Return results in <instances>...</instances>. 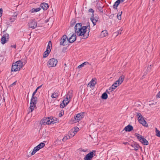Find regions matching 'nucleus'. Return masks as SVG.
I'll list each match as a JSON object with an SVG mask.
<instances>
[{"instance_id": "nucleus-4", "label": "nucleus", "mask_w": 160, "mask_h": 160, "mask_svg": "<svg viewBox=\"0 0 160 160\" xmlns=\"http://www.w3.org/2000/svg\"><path fill=\"white\" fill-rule=\"evenodd\" d=\"M136 114L138 118L139 122L143 126L146 127H147L148 126V124L147 123L146 121L144 120L141 114L139 112H137Z\"/></svg>"}, {"instance_id": "nucleus-3", "label": "nucleus", "mask_w": 160, "mask_h": 160, "mask_svg": "<svg viewBox=\"0 0 160 160\" xmlns=\"http://www.w3.org/2000/svg\"><path fill=\"white\" fill-rule=\"evenodd\" d=\"M41 122L42 124L43 125L53 124L56 122L53 118H52L51 117L50 118L49 117L44 118L41 120Z\"/></svg>"}, {"instance_id": "nucleus-27", "label": "nucleus", "mask_w": 160, "mask_h": 160, "mask_svg": "<svg viewBox=\"0 0 160 160\" xmlns=\"http://www.w3.org/2000/svg\"><path fill=\"white\" fill-rule=\"evenodd\" d=\"M41 9V8H33L31 9V12L33 13L39 11Z\"/></svg>"}, {"instance_id": "nucleus-36", "label": "nucleus", "mask_w": 160, "mask_h": 160, "mask_svg": "<svg viewBox=\"0 0 160 160\" xmlns=\"http://www.w3.org/2000/svg\"><path fill=\"white\" fill-rule=\"evenodd\" d=\"M90 26H89V27H87V31H88V32L87 33L86 35H88H88H89V32H90Z\"/></svg>"}, {"instance_id": "nucleus-55", "label": "nucleus", "mask_w": 160, "mask_h": 160, "mask_svg": "<svg viewBox=\"0 0 160 160\" xmlns=\"http://www.w3.org/2000/svg\"><path fill=\"white\" fill-rule=\"evenodd\" d=\"M62 114H61V113H60L59 115V116L60 117H61L62 116Z\"/></svg>"}, {"instance_id": "nucleus-28", "label": "nucleus", "mask_w": 160, "mask_h": 160, "mask_svg": "<svg viewBox=\"0 0 160 160\" xmlns=\"http://www.w3.org/2000/svg\"><path fill=\"white\" fill-rule=\"evenodd\" d=\"M101 98L102 99H106L108 98V95L106 92H104L102 95Z\"/></svg>"}, {"instance_id": "nucleus-32", "label": "nucleus", "mask_w": 160, "mask_h": 160, "mask_svg": "<svg viewBox=\"0 0 160 160\" xmlns=\"http://www.w3.org/2000/svg\"><path fill=\"white\" fill-rule=\"evenodd\" d=\"M155 129L156 135L158 137H160V131L158 130L156 128H155Z\"/></svg>"}, {"instance_id": "nucleus-51", "label": "nucleus", "mask_w": 160, "mask_h": 160, "mask_svg": "<svg viewBox=\"0 0 160 160\" xmlns=\"http://www.w3.org/2000/svg\"><path fill=\"white\" fill-rule=\"evenodd\" d=\"M11 47L12 48H16V45H12Z\"/></svg>"}, {"instance_id": "nucleus-24", "label": "nucleus", "mask_w": 160, "mask_h": 160, "mask_svg": "<svg viewBox=\"0 0 160 160\" xmlns=\"http://www.w3.org/2000/svg\"><path fill=\"white\" fill-rule=\"evenodd\" d=\"M108 32L106 30H104L101 32V36L102 37H103L107 36L108 35Z\"/></svg>"}, {"instance_id": "nucleus-30", "label": "nucleus", "mask_w": 160, "mask_h": 160, "mask_svg": "<svg viewBox=\"0 0 160 160\" xmlns=\"http://www.w3.org/2000/svg\"><path fill=\"white\" fill-rule=\"evenodd\" d=\"M66 99H67L66 100V103H65L64 102L65 100H63L62 102V103L63 104L64 107H65L69 103V102L70 101V100L68 98H66Z\"/></svg>"}, {"instance_id": "nucleus-42", "label": "nucleus", "mask_w": 160, "mask_h": 160, "mask_svg": "<svg viewBox=\"0 0 160 160\" xmlns=\"http://www.w3.org/2000/svg\"><path fill=\"white\" fill-rule=\"evenodd\" d=\"M112 89V88H111V87L109 88L108 90H107L106 91V92L108 93L109 94L110 92H111L112 91H111V90Z\"/></svg>"}, {"instance_id": "nucleus-9", "label": "nucleus", "mask_w": 160, "mask_h": 160, "mask_svg": "<svg viewBox=\"0 0 160 160\" xmlns=\"http://www.w3.org/2000/svg\"><path fill=\"white\" fill-rule=\"evenodd\" d=\"M9 38V34L6 33L3 35L1 38V42L2 44H4L8 40Z\"/></svg>"}, {"instance_id": "nucleus-10", "label": "nucleus", "mask_w": 160, "mask_h": 160, "mask_svg": "<svg viewBox=\"0 0 160 160\" xmlns=\"http://www.w3.org/2000/svg\"><path fill=\"white\" fill-rule=\"evenodd\" d=\"M29 26L32 29H34L37 27V23L35 20H30L29 23Z\"/></svg>"}, {"instance_id": "nucleus-53", "label": "nucleus", "mask_w": 160, "mask_h": 160, "mask_svg": "<svg viewBox=\"0 0 160 160\" xmlns=\"http://www.w3.org/2000/svg\"><path fill=\"white\" fill-rule=\"evenodd\" d=\"M117 18H118V19L119 20H120L121 19V16H117Z\"/></svg>"}, {"instance_id": "nucleus-49", "label": "nucleus", "mask_w": 160, "mask_h": 160, "mask_svg": "<svg viewBox=\"0 0 160 160\" xmlns=\"http://www.w3.org/2000/svg\"><path fill=\"white\" fill-rule=\"evenodd\" d=\"M122 12L121 11V12H119L118 14H117V16H121L122 14Z\"/></svg>"}, {"instance_id": "nucleus-47", "label": "nucleus", "mask_w": 160, "mask_h": 160, "mask_svg": "<svg viewBox=\"0 0 160 160\" xmlns=\"http://www.w3.org/2000/svg\"><path fill=\"white\" fill-rule=\"evenodd\" d=\"M122 30H119V31H118L117 32H116L118 33V34H121L122 32Z\"/></svg>"}, {"instance_id": "nucleus-12", "label": "nucleus", "mask_w": 160, "mask_h": 160, "mask_svg": "<svg viewBox=\"0 0 160 160\" xmlns=\"http://www.w3.org/2000/svg\"><path fill=\"white\" fill-rule=\"evenodd\" d=\"M131 146L133 148L132 150H134L135 151H137L139 148H142L138 144L135 142L132 143L131 145Z\"/></svg>"}, {"instance_id": "nucleus-57", "label": "nucleus", "mask_w": 160, "mask_h": 160, "mask_svg": "<svg viewBox=\"0 0 160 160\" xmlns=\"http://www.w3.org/2000/svg\"><path fill=\"white\" fill-rule=\"evenodd\" d=\"M77 129V130H78V129H79V128L78 127H76L75 128V129L76 130Z\"/></svg>"}, {"instance_id": "nucleus-11", "label": "nucleus", "mask_w": 160, "mask_h": 160, "mask_svg": "<svg viewBox=\"0 0 160 160\" xmlns=\"http://www.w3.org/2000/svg\"><path fill=\"white\" fill-rule=\"evenodd\" d=\"M15 62L12 63L11 70V72H15L19 71L20 70L19 68Z\"/></svg>"}, {"instance_id": "nucleus-31", "label": "nucleus", "mask_w": 160, "mask_h": 160, "mask_svg": "<svg viewBox=\"0 0 160 160\" xmlns=\"http://www.w3.org/2000/svg\"><path fill=\"white\" fill-rule=\"evenodd\" d=\"M70 139V136H68V135H66L64 137V138L62 139V140L63 141L65 142L66 140H67L68 139Z\"/></svg>"}, {"instance_id": "nucleus-7", "label": "nucleus", "mask_w": 160, "mask_h": 160, "mask_svg": "<svg viewBox=\"0 0 160 160\" xmlns=\"http://www.w3.org/2000/svg\"><path fill=\"white\" fill-rule=\"evenodd\" d=\"M58 61L57 59L52 58L50 59L48 62V65L49 67H54L58 63Z\"/></svg>"}, {"instance_id": "nucleus-40", "label": "nucleus", "mask_w": 160, "mask_h": 160, "mask_svg": "<svg viewBox=\"0 0 160 160\" xmlns=\"http://www.w3.org/2000/svg\"><path fill=\"white\" fill-rule=\"evenodd\" d=\"M36 150H37V151L39 150L40 149V148L39 146H38V145L36 147H35L34 148Z\"/></svg>"}, {"instance_id": "nucleus-34", "label": "nucleus", "mask_w": 160, "mask_h": 160, "mask_svg": "<svg viewBox=\"0 0 160 160\" xmlns=\"http://www.w3.org/2000/svg\"><path fill=\"white\" fill-rule=\"evenodd\" d=\"M103 7L102 6H98L97 8L98 10L101 12H103Z\"/></svg>"}, {"instance_id": "nucleus-52", "label": "nucleus", "mask_w": 160, "mask_h": 160, "mask_svg": "<svg viewBox=\"0 0 160 160\" xmlns=\"http://www.w3.org/2000/svg\"><path fill=\"white\" fill-rule=\"evenodd\" d=\"M90 26V23L89 22H88L87 23V26L86 27V28L88 27H89Z\"/></svg>"}, {"instance_id": "nucleus-17", "label": "nucleus", "mask_w": 160, "mask_h": 160, "mask_svg": "<svg viewBox=\"0 0 160 160\" xmlns=\"http://www.w3.org/2000/svg\"><path fill=\"white\" fill-rule=\"evenodd\" d=\"M124 78V76L122 75L118 79L117 81V82H118V85H120L123 81Z\"/></svg>"}, {"instance_id": "nucleus-41", "label": "nucleus", "mask_w": 160, "mask_h": 160, "mask_svg": "<svg viewBox=\"0 0 160 160\" xmlns=\"http://www.w3.org/2000/svg\"><path fill=\"white\" fill-rule=\"evenodd\" d=\"M88 12H92V13H94V11L92 8H90L88 10Z\"/></svg>"}, {"instance_id": "nucleus-43", "label": "nucleus", "mask_w": 160, "mask_h": 160, "mask_svg": "<svg viewBox=\"0 0 160 160\" xmlns=\"http://www.w3.org/2000/svg\"><path fill=\"white\" fill-rule=\"evenodd\" d=\"M38 90H37L36 89L35 90V91L33 92L32 93V96L33 97L34 96H35V95L37 92Z\"/></svg>"}, {"instance_id": "nucleus-13", "label": "nucleus", "mask_w": 160, "mask_h": 160, "mask_svg": "<svg viewBox=\"0 0 160 160\" xmlns=\"http://www.w3.org/2000/svg\"><path fill=\"white\" fill-rule=\"evenodd\" d=\"M83 113H79L74 116V118L75 120L79 121L83 117Z\"/></svg>"}, {"instance_id": "nucleus-29", "label": "nucleus", "mask_w": 160, "mask_h": 160, "mask_svg": "<svg viewBox=\"0 0 160 160\" xmlns=\"http://www.w3.org/2000/svg\"><path fill=\"white\" fill-rule=\"evenodd\" d=\"M50 52H49L48 51H47L46 50L45 52H44L43 53V57L44 58L47 57L49 55Z\"/></svg>"}, {"instance_id": "nucleus-59", "label": "nucleus", "mask_w": 160, "mask_h": 160, "mask_svg": "<svg viewBox=\"0 0 160 160\" xmlns=\"http://www.w3.org/2000/svg\"><path fill=\"white\" fill-rule=\"evenodd\" d=\"M127 143H128V142H125V143H124V144H127Z\"/></svg>"}, {"instance_id": "nucleus-16", "label": "nucleus", "mask_w": 160, "mask_h": 160, "mask_svg": "<svg viewBox=\"0 0 160 160\" xmlns=\"http://www.w3.org/2000/svg\"><path fill=\"white\" fill-rule=\"evenodd\" d=\"M40 7L44 10H46L49 7V6L48 3L45 2L42 3L41 4Z\"/></svg>"}, {"instance_id": "nucleus-6", "label": "nucleus", "mask_w": 160, "mask_h": 160, "mask_svg": "<svg viewBox=\"0 0 160 160\" xmlns=\"http://www.w3.org/2000/svg\"><path fill=\"white\" fill-rule=\"evenodd\" d=\"M90 20L93 24V26L95 25L97 22H99L98 16V15L95 16L94 13H92Z\"/></svg>"}, {"instance_id": "nucleus-35", "label": "nucleus", "mask_w": 160, "mask_h": 160, "mask_svg": "<svg viewBox=\"0 0 160 160\" xmlns=\"http://www.w3.org/2000/svg\"><path fill=\"white\" fill-rule=\"evenodd\" d=\"M45 143L42 142L40 143L39 145H38V146L40 147L41 149L43 147L45 146Z\"/></svg>"}, {"instance_id": "nucleus-54", "label": "nucleus", "mask_w": 160, "mask_h": 160, "mask_svg": "<svg viewBox=\"0 0 160 160\" xmlns=\"http://www.w3.org/2000/svg\"><path fill=\"white\" fill-rule=\"evenodd\" d=\"M42 85L40 86H39L37 88H36V89L37 90H38L40 88L42 87Z\"/></svg>"}, {"instance_id": "nucleus-2", "label": "nucleus", "mask_w": 160, "mask_h": 160, "mask_svg": "<svg viewBox=\"0 0 160 160\" xmlns=\"http://www.w3.org/2000/svg\"><path fill=\"white\" fill-rule=\"evenodd\" d=\"M38 101V98L36 96H32V98L30 102V105L28 108V114L32 112L35 108H36V104Z\"/></svg>"}, {"instance_id": "nucleus-61", "label": "nucleus", "mask_w": 160, "mask_h": 160, "mask_svg": "<svg viewBox=\"0 0 160 160\" xmlns=\"http://www.w3.org/2000/svg\"><path fill=\"white\" fill-rule=\"evenodd\" d=\"M153 1H154V0H152Z\"/></svg>"}, {"instance_id": "nucleus-25", "label": "nucleus", "mask_w": 160, "mask_h": 160, "mask_svg": "<svg viewBox=\"0 0 160 160\" xmlns=\"http://www.w3.org/2000/svg\"><path fill=\"white\" fill-rule=\"evenodd\" d=\"M72 91H69L67 95L66 98H68L69 100H70L72 97Z\"/></svg>"}, {"instance_id": "nucleus-14", "label": "nucleus", "mask_w": 160, "mask_h": 160, "mask_svg": "<svg viewBox=\"0 0 160 160\" xmlns=\"http://www.w3.org/2000/svg\"><path fill=\"white\" fill-rule=\"evenodd\" d=\"M76 35L75 34H72L69 39H68V41L70 43L74 42L76 40Z\"/></svg>"}, {"instance_id": "nucleus-22", "label": "nucleus", "mask_w": 160, "mask_h": 160, "mask_svg": "<svg viewBox=\"0 0 160 160\" xmlns=\"http://www.w3.org/2000/svg\"><path fill=\"white\" fill-rule=\"evenodd\" d=\"M52 47V42L51 41L48 42V44L47 48V51L50 52Z\"/></svg>"}, {"instance_id": "nucleus-44", "label": "nucleus", "mask_w": 160, "mask_h": 160, "mask_svg": "<svg viewBox=\"0 0 160 160\" xmlns=\"http://www.w3.org/2000/svg\"><path fill=\"white\" fill-rule=\"evenodd\" d=\"M2 12L3 10L2 9V8H1L0 9V17H1L2 16Z\"/></svg>"}, {"instance_id": "nucleus-48", "label": "nucleus", "mask_w": 160, "mask_h": 160, "mask_svg": "<svg viewBox=\"0 0 160 160\" xmlns=\"http://www.w3.org/2000/svg\"><path fill=\"white\" fill-rule=\"evenodd\" d=\"M83 64L84 65V66L85 65H88V64H89V63L88 62H84L83 63Z\"/></svg>"}, {"instance_id": "nucleus-46", "label": "nucleus", "mask_w": 160, "mask_h": 160, "mask_svg": "<svg viewBox=\"0 0 160 160\" xmlns=\"http://www.w3.org/2000/svg\"><path fill=\"white\" fill-rule=\"evenodd\" d=\"M84 66V65L83 64V63H82V64H81V65H80L78 66V68H82V67H83V66Z\"/></svg>"}, {"instance_id": "nucleus-26", "label": "nucleus", "mask_w": 160, "mask_h": 160, "mask_svg": "<svg viewBox=\"0 0 160 160\" xmlns=\"http://www.w3.org/2000/svg\"><path fill=\"white\" fill-rule=\"evenodd\" d=\"M120 2L119 0H117L114 4L113 7L114 9H117V8L118 7Z\"/></svg>"}, {"instance_id": "nucleus-15", "label": "nucleus", "mask_w": 160, "mask_h": 160, "mask_svg": "<svg viewBox=\"0 0 160 160\" xmlns=\"http://www.w3.org/2000/svg\"><path fill=\"white\" fill-rule=\"evenodd\" d=\"M60 95V92L58 90H56L52 93L51 97L52 98H57Z\"/></svg>"}, {"instance_id": "nucleus-58", "label": "nucleus", "mask_w": 160, "mask_h": 160, "mask_svg": "<svg viewBox=\"0 0 160 160\" xmlns=\"http://www.w3.org/2000/svg\"><path fill=\"white\" fill-rule=\"evenodd\" d=\"M124 0H119L120 2L121 1L122 2H123L124 1Z\"/></svg>"}, {"instance_id": "nucleus-23", "label": "nucleus", "mask_w": 160, "mask_h": 160, "mask_svg": "<svg viewBox=\"0 0 160 160\" xmlns=\"http://www.w3.org/2000/svg\"><path fill=\"white\" fill-rule=\"evenodd\" d=\"M61 41L60 42V45L62 46H65L67 45V43L66 42V40H65V39L61 38Z\"/></svg>"}, {"instance_id": "nucleus-21", "label": "nucleus", "mask_w": 160, "mask_h": 160, "mask_svg": "<svg viewBox=\"0 0 160 160\" xmlns=\"http://www.w3.org/2000/svg\"><path fill=\"white\" fill-rule=\"evenodd\" d=\"M15 63L16 64H17V66L20 69L23 66V64L22 62L19 60L17 61Z\"/></svg>"}, {"instance_id": "nucleus-50", "label": "nucleus", "mask_w": 160, "mask_h": 160, "mask_svg": "<svg viewBox=\"0 0 160 160\" xmlns=\"http://www.w3.org/2000/svg\"><path fill=\"white\" fill-rule=\"evenodd\" d=\"M16 84V82H14L13 83H12V84H11L10 86L11 87H12L13 85H15Z\"/></svg>"}, {"instance_id": "nucleus-18", "label": "nucleus", "mask_w": 160, "mask_h": 160, "mask_svg": "<svg viewBox=\"0 0 160 160\" xmlns=\"http://www.w3.org/2000/svg\"><path fill=\"white\" fill-rule=\"evenodd\" d=\"M133 129V127L131 125H128L124 128V130L127 132H130Z\"/></svg>"}, {"instance_id": "nucleus-8", "label": "nucleus", "mask_w": 160, "mask_h": 160, "mask_svg": "<svg viewBox=\"0 0 160 160\" xmlns=\"http://www.w3.org/2000/svg\"><path fill=\"white\" fill-rule=\"evenodd\" d=\"M95 152L96 151L93 150L92 152L89 153L84 157V160H91L93 157L94 153L95 154Z\"/></svg>"}, {"instance_id": "nucleus-33", "label": "nucleus", "mask_w": 160, "mask_h": 160, "mask_svg": "<svg viewBox=\"0 0 160 160\" xmlns=\"http://www.w3.org/2000/svg\"><path fill=\"white\" fill-rule=\"evenodd\" d=\"M76 22L75 19H72L70 22V26L73 27L75 24Z\"/></svg>"}, {"instance_id": "nucleus-20", "label": "nucleus", "mask_w": 160, "mask_h": 160, "mask_svg": "<svg viewBox=\"0 0 160 160\" xmlns=\"http://www.w3.org/2000/svg\"><path fill=\"white\" fill-rule=\"evenodd\" d=\"M96 84V82L93 79H92L90 82L88 84L90 88L94 87Z\"/></svg>"}, {"instance_id": "nucleus-56", "label": "nucleus", "mask_w": 160, "mask_h": 160, "mask_svg": "<svg viewBox=\"0 0 160 160\" xmlns=\"http://www.w3.org/2000/svg\"><path fill=\"white\" fill-rule=\"evenodd\" d=\"M49 20V19H47L45 20V22L47 23V22Z\"/></svg>"}, {"instance_id": "nucleus-5", "label": "nucleus", "mask_w": 160, "mask_h": 160, "mask_svg": "<svg viewBox=\"0 0 160 160\" xmlns=\"http://www.w3.org/2000/svg\"><path fill=\"white\" fill-rule=\"evenodd\" d=\"M136 136L137 137L138 140L144 145H147L148 144V141L141 135H140L138 133L135 134Z\"/></svg>"}, {"instance_id": "nucleus-1", "label": "nucleus", "mask_w": 160, "mask_h": 160, "mask_svg": "<svg viewBox=\"0 0 160 160\" xmlns=\"http://www.w3.org/2000/svg\"><path fill=\"white\" fill-rule=\"evenodd\" d=\"M75 32L78 36H82L83 39H85L88 37V34L85 35L87 30L86 26L82 27L80 23H77L74 27Z\"/></svg>"}, {"instance_id": "nucleus-19", "label": "nucleus", "mask_w": 160, "mask_h": 160, "mask_svg": "<svg viewBox=\"0 0 160 160\" xmlns=\"http://www.w3.org/2000/svg\"><path fill=\"white\" fill-rule=\"evenodd\" d=\"M77 132L76 130H71L68 132V135L70 136V138L73 137L77 133Z\"/></svg>"}, {"instance_id": "nucleus-45", "label": "nucleus", "mask_w": 160, "mask_h": 160, "mask_svg": "<svg viewBox=\"0 0 160 160\" xmlns=\"http://www.w3.org/2000/svg\"><path fill=\"white\" fill-rule=\"evenodd\" d=\"M118 82H117V81L116 82L113 84V86H117V87L119 86V85H118Z\"/></svg>"}, {"instance_id": "nucleus-37", "label": "nucleus", "mask_w": 160, "mask_h": 160, "mask_svg": "<svg viewBox=\"0 0 160 160\" xmlns=\"http://www.w3.org/2000/svg\"><path fill=\"white\" fill-rule=\"evenodd\" d=\"M37 151V150H36L34 148L33 150L31 153L32 155L35 154Z\"/></svg>"}, {"instance_id": "nucleus-39", "label": "nucleus", "mask_w": 160, "mask_h": 160, "mask_svg": "<svg viewBox=\"0 0 160 160\" xmlns=\"http://www.w3.org/2000/svg\"><path fill=\"white\" fill-rule=\"evenodd\" d=\"M117 88V86H113V84L111 87V88H112L111 91H113L114 89H115Z\"/></svg>"}, {"instance_id": "nucleus-38", "label": "nucleus", "mask_w": 160, "mask_h": 160, "mask_svg": "<svg viewBox=\"0 0 160 160\" xmlns=\"http://www.w3.org/2000/svg\"><path fill=\"white\" fill-rule=\"evenodd\" d=\"M62 38L65 39V40H66L67 39L68 41V38L67 37L66 35H64L62 37Z\"/></svg>"}, {"instance_id": "nucleus-60", "label": "nucleus", "mask_w": 160, "mask_h": 160, "mask_svg": "<svg viewBox=\"0 0 160 160\" xmlns=\"http://www.w3.org/2000/svg\"><path fill=\"white\" fill-rule=\"evenodd\" d=\"M64 65H65V66H66V64H64Z\"/></svg>"}]
</instances>
